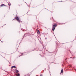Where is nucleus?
<instances>
[{
    "label": "nucleus",
    "instance_id": "nucleus-4",
    "mask_svg": "<svg viewBox=\"0 0 76 76\" xmlns=\"http://www.w3.org/2000/svg\"><path fill=\"white\" fill-rule=\"evenodd\" d=\"M55 28H56L55 27H54L52 29L53 31H54V29H55Z\"/></svg>",
    "mask_w": 76,
    "mask_h": 76
},
{
    "label": "nucleus",
    "instance_id": "nucleus-9",
    "mask_svg": "<svg viewBox=\"0 0 76 76\" xmlns=\"http://www.w3.org/2000/svg\"><path fill=\"white\" fill-rule=\"evenodd\" d=\"M18 72H19V71H18V70L17 69L16 70V72L17 73H18Z\"/></svg>",
    "mask_w": 76,
    "mask_h": 76
},
{
    "label": "nucleus",
    "instance_id": "nucleus-2",
    "mask_svg": "<svg viewBox=\"0 0 76 76\" xmlns=\"http://www.w3.org/2000/svg\"><path fill=\"white\" fill-rule=\"evenodd\" d=\"M15 68V69H16V66H12L11 67V69H13V68Z\"/></svg>",
    "mask_w": 76,
    "mask_h": 76
},
{
    "label": "nucleus",
    "instance_id": "nucleus-10",
    "mask_svg": "<svg viewBox=\"0 0 76 76\" xmlns=\"http://www.w3.org/2000/svg\"><path fill=\"white\" fill-rule=\"evenodd\" d=\"M40 76H42V75H41Z\"/></svg>",
    "mask_w": 76,
    "mask_h": 76
},
{
    "label": "nucleus",
    "instance_id": "nucleus-8",
    "mask_svg": "<svg viewBox=\"0 0 76 76\" xmlns=\"http://www.w3.org/2000/svg\"><path fill=\"white\" fill-rule=\"evenodd\" d=\"M4 6V4H2V5H1V7H2V6Z\"/></svg>",
    "mask_w": 76,
    "mask_h": 76
},
{
    "label": "nucleus",
    "instance_id": "nucleus-11",
    "mask_svg": "<svg viewBox=\"0 0 76 76\" xmlns=\"http://www.w3.org/2000/svg\"><path fill=\"white\" fill-rule=\"evenodd\" d=\"M8 5H9V4H8Z\"/></svg>",
    "mask_w": 76,
    "mask_h": 76
},
{
    "label": "nucleus",
    "instance_id": "nucleus-1",
    "mask_svg": "<svg viewBox=\"0 0 76 76\" xmlns=\"http://www.w3.org/2000/svg\"><path fill=\"white\" fill-rule=\"evenodd\" d=\"M15 18L16 19H17L18 22H20V20H19V18L18 17H16Z\"/></svg>",
    "mask_w": 76,
    "mask_h": 76
},
{
    "label": "nucleus",
    "instance_id": "nucleus-5",
    "mask_svg": "<svg viewBox=\"0 0 76 76\" xmlns=\"http://www.w3.org/2000/svg\"><path fill=\"white\" fill-rule=\"evenodd\" d=\"M20 76V74H19V73L17 75L16 74V76Z\"/></svg>",
    "mask_w": 76,
    "mask_h": 76
},
{
    "label": "nucleus",
    "instance_id": "nucleus-7",
    "mask_svg": "<svg viewBox=\"0 0 76 76\" xmlns=\"http://www.w3.org/2000/svg\"><path fill=\"white\" fill-rule=\"evenodd\" d=\"M53 26L54 27H56V26H57V25H54Z\"/></svg>",
    "mask_w": 76,
    "mask_h": 76
},
{
    "label": "nucleus",
    "instance_id": "nucleus-3",
    "mask_svg": "<svg viewBox=\"0 0 76 76\" xmlns=\"http://www.w3.org/2000/svg\"><path fill=\"white\" fill-rule=\"evenodd\" d=\"M37 34H39L40 32H39V30H37Z\"/></svg>",
    "mask_w": 76,
    "mask_h": 76
},
{
    "label": "nucleus",
    "instance_id": "nucleus-6",
    "mask_svg": "<svg viewBox=\"0 0 76 76\" xmlns=\"http://www.w3.org/2000/svg\"><path fill=\"white\" fill-rule=\"evenodd\" d=\"M63 69H62L61 71V73H63Z\"/></svg>",
    "mask_w": 76,
    "mask_h": 76
}]
</instances>
